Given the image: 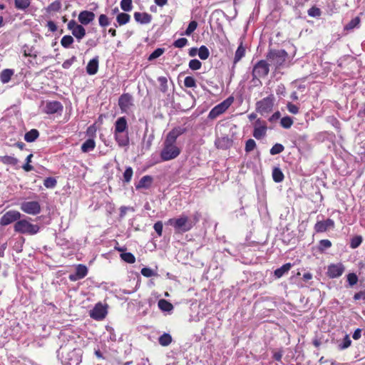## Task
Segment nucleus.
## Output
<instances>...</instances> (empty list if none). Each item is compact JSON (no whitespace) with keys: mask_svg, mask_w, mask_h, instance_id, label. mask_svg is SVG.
<instances>
[{"mask_svg":"<svg viewBox=\"0 0 365 365\" xmlns=\"http://www.w3.org/2000/svg\"><path fill=\"white\" fill-rule=\"evenodd\" d=\"M256 147V143L253 139H249L246 141L245 150L246 153L252 151Z\"/></svg>","mask_w":365,"mask_h":365,"instance_id":"53","label":"nucleus"},{"mask_svg":"<svg viewBox=\"0 0 365 365\" xmlns=\"http://www.w3.org/2000/svg\"><path fill=\"white\" fill-rule=\"evenodd\" d=\"M120 7L124 11H130L132 10V0H121Z\"/></svg>","mask_w":365,"mask_h":365,"instance_id":"51","label":"nucleus"},{"mask_svg":"<svg viewBox=\"0 0 365 365\" xmlns=\"http://www.w3.org/2000/svg\"><path fill=\"white\" fill-rule=\"evenodd\" d=\"M68 29L71 31L72 34L80 41L86 36V30L81 24H77L74 20H71L68 24Z\"/></svg>","mask_w":365,"mask_h":365,"instance_id":"10","label":"nucleus"},{"mask_svg":"<svg viewBox=\"0 0 365 365\" xmlns=\"http://www.w3.org/2000/svg\"><path fill=\"white\" fill-rule=\"evenodd\" d=\"M180 153V150L176 145L164 144L160 153V158L163 161H168L176 158Z\"/></svg>","mask_w":365,"mask_h":365,"instance_id":"5","label":"nucleus"},{"mask_svg":"<svg viewBox=\"0 0 365 365\" xmlns=\"http://www.w3.org/2000/svg\"><path fill=\"white\" fill-rule=\"evenodd\" d=\"M354 300L363 299L365 301V289L356 293L354 296Z\"/></svg>","mask_w":365,"mask_h":365,"instance_id":"64","label":"nucleus"},{"mask_svg":"<svg viewBox=\"0 0 365 365\" xmlns=\"http://www.w3.org/2000/svg\"><path fill=\"white\" fill-rule=\"evenodd\" d=\"M21 213L16 210H9L4 213L0 219V225L6 226L14 222H17L21 218Z\"/></svg>","mask_w":365,"mask_h":365,"instance_id":"9","label":"nucleus"},{"mask_svg":"<svg viewBox=\"0 0 365 365\" xmlns=\"http://www.w3.org/2000/svg\"><path fill=\"white\" fill-rule=\"evenodd\" d=\"M39 135V133L36 129H31L24 135V140L28 143L34 142Z\"/></svg>","mask_w":365,"mask_h":365,"instance_id":"28","label":"nucleus"},{"mask_svg":"<svg viewBox=\"0 0 365 365\" xmlns=\"http://www.w3.org/2000/svg\"><path fill=\"white\" fill-rule=\"evenodd\" d=\"M15 7L19 10L24 11L31 4V0H14Z\"/></svg>","mask_w":365,"mask_h":365,"instance_id":"31","label":"nucleus"},{"mask_svg":"<svg viewBox=\"0 0 365 365\" xmlns=\"http://www.w3.org/2000/svg\"><path fill=\"white\" fill-rule=\"evenodd\" d=\"M287 53L284 50H271L267 53V59L276 68L282 66L286 61Z\"/></svg>","mask_w":365,"mask_h":365,"instance_id":"3","label":"nucleus"},{"mask_svg":"<svg viewBox=\"0 0 365 365\" xmlns=\"http://www.w3.org/2000/svg\"><path fill=\"white\" fill-rule=\"evenodd\" d=\"M76 58L75 56L71 57L70 59L66 60L63 64L62 67L65 69L69 68L72 64L76 61Z\"/></svg>","mask_w":365,"mask_h":365,"instance_id":"63","label":"nucleus"},{"mask_svg":"<svg viewBox=\"0 0 365 365\" xmlns=\"http://www.w3.org/2000/svg\"><path fill=\"white\" fill-rule=\"evenodd\" d=\"M284 149V147L280 143H276L270 149V154L272 155L281 153Z\"/></svg>","mask_w":365,"mask_h":365,"instance_id":"44","label":"nucleus"},{"mask_svg":"<svg viewBox=\"0 0 365 365\" xmlns=\"http://www.w3.org/2000/svg\"><path fill=\"white\" fill-rule=\"evenodd\" d=\"M234 101L233 97H229L222 103L215 106L209 113L208 118L215 119L220 115L225 113Z\"/></svg>","mask_w":365,"mask_h":365,"instance_id":"4","label":"nucleus"},{"mask_svg":"<svg viewBox=\"0 0 365 365\" xmlns=\"http://www.w3.org/2000/svg\"><path fill=\"white\" fill-rule=\"evenodd\" d=\"M114 138L120 147L128 146L129 144V137L128 132L114 133Z\"/></svg>","mask_w":365,"mask_h":365,"instance_id":"20","label":"nucleus"},{"mask_svg":"<svg viewBox=\"0 0 365 365\" xmlns=\"http://www.w3.org/2000/svg\"><path fill=\"white\" fill-rule=\"evenodd\" d=\"M188 43V41L187 38H178V40L175 41L174 43H173V46L175 47V48H183L184 46H185Z\"/></svg>","mask_w":365,"mask_h":365,"instance_id":"55","label":"nucleus"},{"mask_svg":"<svg viewBox=\"0 0 365 365\" xmlns=\"http://www.w3.org/2000/svg\"><path fill=\"white\" fill-rule=\"evenodd\" d=\"M107 314L106 307L103 305L101 303L96 304L94 308L90 312V317L96 320L103 319Z\"/></svg>","mask_w":365,"mask_h":365,"instance_id":"14","label":"nucleus"},{"mask_svg":"<svg viewBox=\"0 0 365 365\" xmlns=\"http://www.w3.org/2000/svg\"><path fill=\"white\" fill-rule=\"evenodd\" d=\"M274 97L268 96L257 103V110L262 115L269 113L273 108Z\"/></svg>","mask_w":365,"mask_h":365,"instance_id":"7","label":"nucleus"},{"mask_svg":"<svg viewBox=\"0 0 365 365\" xmlns=\"http://www.w3.org/2000/svg\"><path fill=\"white\" fill-rule=\"evenodd\" d=\"M198 220L199 216L197 214H195L193 217L182 214L178 217L169 219L165 222V225L172 226L175 233H185L190 231Z\"/></svg>","mask_w":365,"mask_h":365,"instance_id":"1","label":"nucleus"},{"mask_svg":"<svg viewBox=\"0 0 365 365\" xmlns=\"http://www.w3.org/2000/svg\"><path fill=\"white\" fill-rule=\"evenodd\" d=\"M15 232L24 235H33L39 231V226L31 224L27 220H19L14 225Z\"/></svg>","mask_w":365,"mask_h":365,"instance_id":"2","label":"nucleus"},{"mask_svg":"<svg viewBox=\"0 0 365 365\" xmlns=\"http://www.w3.org/2000/svg\"><path fill=\"white\" fill-rule=\"evenodd\" d=\"M334 222L331 219L324 221H319L315 224L314 230L317 232H324L329 228L334 227Z\"/></svg>","mask_w":365,"mask_h":365,"instance_id":"19","label":"nucleus"},{"mask_svg":"<svg viewBox=\"0 0 365 365\" xmlns=\"http://www.w3.org/2000/svg\"><path fill=\"white\" fill-rule=\"evenodd\" d=\"M128 123L125 117H120L115 123L114 133L127 132Z\"/></svg>","mask_w":365,"mask_h":365,"instance_id":"23","label":"nucleus"},{"mask_svg":"<svg viewBox=\"0 0 365 365\" xmlns=\"http://www.w3.org/2000/svg\"><path fill=\"white\" fill-rule=\"evenodd\" d=\"M165 48H158L155 49L148 57V61H153L163 54Z\"/></svg>","mask_w":365,"mask_h":365,"instance_id":"49","label":"nucleus"},{"mask_svg":"<svg viewBox=\"0 0 365 365\" xmlns=\"http://www.w3.org/2000/svg\"><path fill=\"white\" fill-rule=\"evenodd\" d=\"M269 64L264 60L258 61L252 70L253 78H259L266 76L269 71Z\"/></svg>","mask_w":365,"mask_h":365,"instance_id":"6","label":"nucleus"},{"mask_svg":"<svg viewBox=\"0 0 365 365\" xmlns=\"http://www.w3.org/2000/svg\"><path fill=\"white\" fill-rule=\"evenodd\" d=\"M287 108L288 111L292 114H297L299 113V108L294 104L292 103H288L287 104Z\"/></svg>","mask_w":365,"mask_h":365,"instance_id":"62","label":"nucleus"},{"mask_svg":"<svg viewBox=\"0 0 365 365\" xmlns=\"http://www.w3.org/2000/svg\"><path fill=\"white\" fill-rule=\"evenodd\" d=\"M280 124L284 128H289L293 124V120L291 117L285 116L281 119Z\"/></svg>","mask_w":365,"mask_h":365,"instance_id":"43","label":"nucleus"},{"mask_svg":"<svg viewBox=\"0 0 365 365\" xmlns=\"http://www.w3.org/2000/svg\"><path fill=\"white\" fill-rule=\"evenodd\" d=\"M95 19V14L90 11H83L78 14V21L82 25H88Z\"/></svg>","mask_w":365,"mask_h":365,"instance_id":"18","label":"nucleus"},{"mask_svg":"<svg viewBox=\"0 0 365 365\" xmlns=\"http://www.w3.org/2000/svg\"><path fill=\"white\" fill-rule=\"evenodd\" d=\"M33 158V154H29L26 158V164L23 165V169L26 171H31L34 169V167L31 165L29 163L31 162V158Z\"/></svg>","mask_w":365,"mask_h":365,"instance_id":"57","label":"nucleus"},{"mask_svg":"<svg viewBox=\"0 0 365 365\" xmlns=\"http://www.w3.org/2000/svg\"><path fill=\"white\" fill-rule=\"evenodd\" d=\"M118 106L123 113H127L133 106V99L130 94L124 93L118 99Z\"/></svg>","mask_w":365,"mask_h":365,"instance_id":"12","label":"nucleus"},{"mask_svg":"<svg viewBox=\"0 0 365 365\" xmlns=\"http://www.w3.org/2000/svg\"><path fill=\"white\" fill-rule=\"evenodd\" d=\"M267 130L266 122L261 119H257L254 125L253 136L256 139L259 140L266 135Z\"/></svg>","mask_w":365,"mask_h":365,"instance_id":"11","label":"nucleus"},{"mask_svg":"<svg viewBox=\"0 0 365 365\" xmlns=\"http://www.w3.org/2000/svg\"><path fill=\"white\" fill-rule=\"evenodd\" d=\"M133 172L131 167L126 168L123 173V181L126 183L129 182L132 178Z\"/></svg>","mask_w":365,"mask_h":365,"instance_id":"52","label":"nucleus"},{"mask_svg":"<svg viewBox=\"0 0 365 365\" xmlns=\"http://www.w3.org/2000/svg\"><path fill=\"white\" fill-rule=\"evenodd\" d=\"M121 259L127 263L133 264L135 262V256L130 252H123L120 254Z\"/></svg>","mask_w":365,"mask_h":365,"instance_id":"38","label":"nucleus"},{"mask_svg":"<svg viewBox=\"0 0 365 365\" xmlns=\"http://www.w3.org/2000/svg\"><path fill=\"white\" fill-rule=\"evenodd\" d=\"M99 25L102 27L108 26L110 24V21L108 16L105 14H101L98 18Z\"/></svg>","mask_w":365,"mask_h":365,"instance_id":"56","label":"nucleus"},{"mask_svg":"<svg viewBox=\"0 0 365 365\" xmlns=\"http://www.w3.org/2000/svg\"><path fill=\"white\" fill-rule=\"evenodd\" d=\"M61 9V2L60 0H56L48 6L46 11L48 13L58 12Z\"/></svg>","mask_w":365,"mask_h":365,"instance_id":"30","label":"nucleus"},{"mask_svg":"<svg viewBox=\"0 0 365 365\" xmlns=\"http://www.w3.org/2000/svg\"><path fill=\"white\" fill-rule=\"evenodd\" d=\"M202 63L197 59H192L189 62V68L192 70L196 71L201 68Z\"/></svg>","mask_w":365,"mask_h":365,"instance_id":"54","label":"nucleus"},{"mask_svg":"<svg viewBox=\"0 0 365 365\" xmlns=\"http://www.w3.org/2000/svg\"><path fill=\"white\" fill-rule=\"evenodd\" d=\"M153 178L150 175H145L140 180L138 183L135 185V187L137 190L141 188L148 189L151 186Z\"/></svg>","mask_w":365,"mask_h":365,"instance_id":"24","label":"nucleus"},{"mask_svg":"<svg viewBox=\"0 0 365 365\" xmlns=\"http://www.w3.org/2000/svg\"><path fill=\"white\" fill-rule=\"evenodd\" d=\"M159 344L163 346H168L172 341V337L169 334L164 333L159 337Z\"/></svg>","mask_w":365,"mask_h":365,"instance_id":"37","label":"nucleus"},{"mask_svg":"<svg viewBox=\"0 0 365 365\" xmlns=\"http://www.w3.org/2000/svg\"><path fill=\"white\" fill-rule=\"evenodd\" d=\"M140 272L142 275L146 277H150L157 274L152 269L149 267H143Z\"/></svg>","mask_w":365,"mask_h":365,"instance_id":"58","label":"nucleus"},{"mask_svg":"<svg viewBox=\"0 0 365 365\" xmlns=\"http://www.w3.org/2000/svg\"><path fill=\"white\" fill-rule=\"evenodd\" d=\"M272 178L274 182H280L284 179V175L279 168H274L272 170Z\"/></svg>","mask_w":365,"mask_h":365,"instance_id":"35","label":"nucleus"},{"mask_svg":"<svg viewBox=\"0 0 365 365\" xmlns=\"http://www.w3.org/2000/svg\"><path fill=\"white\" fill-rule=\"evenodd\" d=\"M134 19L138 23L140 24H148L150 23L152 20V16L146 12H135Z\"/></svg>","mask_w":365,"mask_h":365,"instance_id":"21","label":"nucleus"},{"mask_svg":"<svg viewBox=\"0 0 365 365\" xmlns=\"http://www.w3.org/2000/svg\"><path fill=\"white\" fill-rule=\"evenodd\" d=\"M14 74V72L11 69H4L1 74V81L4 83H8L12 75Z\"/></svg>","mask_w":365,"mask_h":365,"instance_id":"36","label":"nucleus"},{"mask_svg":"<svg viewBox=\"0 0 365 365\" xmlns=\"http://www.w3.org/2000/svg\"><path fill=\"white\" fill-rule=\"evenodd\" d=\"M21 210L29 215H37L41 212V206L37 201L23 202L20 206Z\"/></svg>","mask_w":365,"mask_h":365,"instance_id":"8","label":"nucleus"},{"mask_svg":"<svg viewBox=\"0 0 365 365\" xmlns=\"http://www.w3.org/2000/svg\"><path fill=\"white\" fill-rule=\"evenodd\" d=\"M57 181L54 178H46L43 181V185L46 188H53L56 185Z\"/></svg>","mask_w":365,"mask_h":365,"instance_id":"46","label":"nucleus"},{"mask_svg":"<svg viewBox=\"0 0 365 365\" xmlns=\"http://www.w3.org/2000/svg\"><path fill=\"white\" fill-rule=\"evenodd\" d=\"M163 227V225L161 221H158L157 222H155L154 224L153 228L159 237L162 236Z\"/></svg>","mask_w":365,"mask_h":365,"instance_id":"61","label":"nucleus"},{"mask_svg":"<svg viewBox=\"0 0 365 365\" xmlns=\"http://www.w3.org/2000/svg\"><path fill=\"white\" fill-rule=\"evenodd\" d=\"M308 15L312 17H318L321 15V11L319 8L313 6L308 10Z\"/></svg>","mask_w":365,"mask_h":365,"instance_id":"60","label":"nucleus"},{"mask_svg":"<svg viewBox=\"0 0 365 365\" xmlns=\"http://www.w3.org/2000/svg\"><path fill=\"white\" fill-rule=\"evenodd\" d=\"M63 106L59 101H53L46 103L44 110L48 114H53L62 111Z\"/></svg>","mask_w":365,"mask_h":365,"instance_id":"17","label":"nucleus"},{"mask_svg":"<svg viewBox=\"0 0 365 365\" xmlns=\"http://www.w3.org/2000/svg\"><path fill=\"white\" fill-rule=\"evenodd\" d=\"M347 281L350 286H354L357 283L358 277L356 274L350 273L347 275Z\"/></svg>","mask_w":365,"mask_h":365,"instance_id":"59","label":"nucleus"},{"mask_svg":"<svg viewBox=\"0 0 365 365\" xmlns=\"http://www.w3.org/2000/svg\"><path fill=\"white\" fill-rule=\"evenodd\" d=\"M351 344V340L349 338V336L346 334L343 339L342 343L339 344V349L341 350H344L349 347Z\"/></svg>","mask_w":365,"mask_h":365,"instance_id":"47","label":"nucleus"},{"mask_svg":"<svg viewBox=\"0 0 365 365\" xmlns=\"http://www.w3.org/2000/svg\"><path fill=\"white\" fill-rule=\"evenodd\" d=\"M98 71V56H96L86 66V72L88 75H95Z\"/></svg>","mask_w":365,"mask_h":365,"instance_id":"22","label":"nucleus"},{"mask_svg":"<svg viewBox=\"0 0 365 365\" xmlns=\"http://www.w3.org/2000/svg\"><path fill=\"white\" fill-rule=\"evenodd\" d=\"M88 274V268L83 264H78L76 267V272L69 275V279L72 282H76L84 278Z\"/></svg>","mask_w":365,"mask_h":365,"instance_id":"16","label":"nucleus"},{"mask_svg":"<svg viewBox=\"0 0 365 365\" xmlns=\"http://www.w3.org/2000/svg\"><path fill=\"white\" fill-rule=\"evenodd\" d=\"M184 85L187 88H195L197 86L195 79L192 76L185 77Z\"/></svg>","mask_w":365,"mask_h":365,"instance_id":"50","label":"nucleus"},{"mask_svg":"<svg viewBox=\"0 0 365 365\" xmlns=\"http://www.w3.org/2000/svg\"><path fill=\"white\" fill-rule=\"evenodd\" d=\"M130 16L126 13H120L117 15L116 21L119 25H124L129 22Z\"/></svg>","mask_w":365,"mask_h":365,"instance_id":"34","label":"nucleus"},{"mask_svg":"<svg viewBox=\"0 0 365 365\" xmlns=\"http://www.w3.org/2000/svg\"><path fill=\"white\" fill-rule=\"evenodd\" d=\"M0 161L6 165H16L19 160L14 156L4 155L0 157Z\"/></svg>","mask_w":365,"mask_h":365,"instance_id":"32","label":"nucleus"},{"mask_svg":"<svg viewBox=\"0 0 365 365\" xmlns=\"http://www.w3.org/2000/svg\"><path fill=\"white\" fill-rule=\"evenodd\" d=\"M360 21H361V20H360L359 17L356 16V17L354 18L353 19H351L349 23H348L344 26V30L350 31L355 28H359V25H360Z\"/></svg>","mask_w":365,"mask_h":365,"instance_id":"33","label":"nucleus"},{"mask_svg":"<svg viewBox=\"0 0 365 365\" xmlns=\"http://www.w3.org/2000/svg\"><path fill=\"white\" fill-rule=\"evenodd\" d=\"M158 81L160 83V91L163 93L167 92L168 89L167 78L164 76H160L158 78Z\"/></svg>","mask_w":365,"mask_h":365,"instance_id":"41","label":"nucleus"},{"mask_svg":"<svg viewBox=\"0 0 365 365\" xmlns=\"http://www.w3.org/2000/svg\"><path fill=\"white\" fill-rule=\"evenodd\" d=\"M331 247V242L329 240H322L319 242L318 249L321 252H324L326 250Z\"/></svg>","mask_w":365,"mask_h":365,"instance_id":"40","label":"nucleus"},{"mask_svg":"<svg viewBox=\"0 0 365 365\" xmlns=\"http://www.w3.org/2000/svg\"><path fill=\"white\" fill-rule=\"evenodd\" d=\"M197 21H190L187 29L185 30L184 34L186 36H190L194 32V31L197 29Z\"/></svg>","mask_w":365,"mask_h":365,"instance_id":"45","label":"nucleus"},{"mask_svg":"<svg viewBox=\"0 0 365 365\" xmlns=\"http://www.w3.org/2000/svg\"><path fill=\"white\" fill-rule=\"evenodd\" d=\"M345 270L341 263L331 264L327 267V274L329 278H337L341 276Z\"/></svg>","mask_w":365,"mask_h":365,"instance_id":"13","label":"nucleus"},{"mask_svg":"<svg viewBox=\"0 0 365 365\" xmlns=\"http://www.w3.org/2000/svg\"><path fill=\"white\" fill-rule=\"evenodd\" d=\"M210 56V51L205 46H201L198 50V56L202 60H206Z\"/></svg>","mask_w":365,"mask_h":365,"instance_id":"39","label":"nucleus"},{"mask_svg":"<svg viewBox=\"0 0 365 365\" xmlns=\"http://www.w3.org/2000/svg\"><path fill=\"white\" fill-rule=\"evenodd\" d=\"M292 267V264L290 263H287L283 264L281 267L277 269L274 271V276L277 278L282 277L284 274L287 273Z\"/></svg>","mask_w":365,"mask_h":365,"instance_id":"25","label":"nucleus"},{"mask_svg":"<svg viewBox=\"0 0 365 365\" xmlns=\"http://www.w3.org/2000/svg\"><path fill=\"white\" fill-rule=\"evenodd\" d=\"M185 132V128L176 127L171 130L167 135L164 144L175 145L177 138Z\"/></svg>","mask_w":365,"mask_h":365,"instance_id":"15","label":"nucleus"},{"mask_svg":"<svg viewBox=\"0 0 365 365\" xmlns=\"http://www.w3.org/2000/svg\"><path fill=\"white\" fill-rule=\"evenodd\" d=\"M245 48L242 46V43L241 42L240 46H238L237 51H235V58H234V63H237L239 62L242 57L245 56Z\"/></svg>","mask_w":365,"mask_h":365,"instance_id":"27","label":"nucleus"},{"mask_svg":"<svg viewBox=\"0 0 365 365\" xmlns=\"http://www.w3.org/2000/svg\"><path fill=\"white\" fill-rule=\"evenodd\" d=\"M73 42V38L71 36L66 35L62 37L61 43L64 48H68Z\"/></svg>","mask_w":365,"mask_h":365,"instance_id":"42","label":"nucleus"},{"mask_svg":"<svg viewBox=\"0 0 365 365\" xmlns=\"http://www.w3.org/2000/svg\"><path fill=\"white\" fill-rule=\"evenodd\" d=\"M361 242L362 237L359 235L355 236L351 240L350 247L352 249H356L361 244Z\"/></svg>","mask_w":365,"mask_h":365,"instance_id":"48","label":"nucleus"},{"mask_svg":"<svg viewBox=\"0 0 365 365\" xmlns=\"http://www.w3.org/2000/svg\"><path fill=\"white\" fill-rule=\"evenodd\" d=\"M158 305L159 309L163 312H170L173 309V304L165 299H160Z\"/></svg>","mask_w":365,"mask_h":365,"instance_id":"29","label":"nucleus"},{"mask_svg":"<svg viewBox=\"0 0 365 365\" xmlns=\"http://www.w3.org/2000/svg\"><path fill=\"white\" fill-rule=\"evenodd\" d=\"M96 147V143L93 139L86 140L81 145V150L83 153H88L93 150Z\"/></svg>","mask_w":365,"mask_h":365,"instance_id":"26","label":"nucleus"}]
</instances>
